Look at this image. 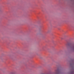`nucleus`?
Returning <instances> with one entry per match:
<instances>
[{"mask_svg":"<svg viewBox=\"0 0 74 74\" xmlns=\"http://www.w3.org/2000/svg\"><path fill=\"white\" fill-rule=\"evenodd\" d=\"M71 49L74 51V44L70 46Z\"/></svg>","mask_w":74,"mask_h":74,"instance_id":"nucleus-1","label":"nucleus"},{"mask_svg":"<svg viewBox=\"0 0 74 74\" xmlns=\"http://www.w3.org/2000/svg\"><path fill=\"white\" fill-rule=\"evenodd\" d=\"M56 73H59V70L58 69L57 70H56Z\"/></svg>","mask_w":74,"mask_h":74,"instance_id":"nucleus-2","label":"nucleus"}]
</instances>
